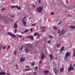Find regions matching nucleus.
Returning a JSON list of instances; mask_svg holds the SVG:
<instances>
[{
  "mask_svg": "<svg viewBox=\"0 0 75 75\" xmlns=\"http://www.w3.org/2000/svg\"><path fill=\"white\" fill-rule=\"evenodd\" d=\"M43 9V7L42 6H40L38 7L37 8V11L38 13H40V12H41L42 11V10Z\"/></svg>",
  "mask_w": 75,
  "mask_h": 75,
  "instance_id": "1",
  "label": "nucleus"
},
{
  "mask_svg": "<svg viewBox=\"0 0 75 75\" xmlns=\"http://www.w3.org/2000/svg\"><path fill=\"white\" fill-rule=\"evenodd\" d=\"M7 34L11 37H14V38H16V35H15L13 34L10 32H8Z\"/></svg>",
  "mask_w": 75,
  "mask_h": 75,
  "instance_id": "2",
  "label": "nucleus"
},
{
  "mask_svg": "<svg viewBox=\"0 0 75 75\" xmlns=\"http://www.w3.org/2000/svg\"><path fill=\"white\" fill-rule=\"evenodd\" d=\"M71 54V53L69 52H67L66 53L65 56V58H67L68 57H69Z\"/></svg>",
  "mask_w": 75,
  "mask_h": 75,
  "instance_id": "3",
  "label": "nucleus"
},
{
  "mask_svg": "<svg viewBox=\"0 0 75 75\" xmlns=\"http://www.w3.org/2000/svg\"><path fill=\"white\" fill-rule=\"evenodd\" d=\"M45 28L46 27L45 26H41L40 28L42 30V32H44L45 31Z\"/></svg>",
  "mask_w": 75,
  "mask_h": 75,
  "instance_id": "4",
  "label": "nucleus"
},
{
  "mask_svg": "<svg viewBox=\"0 0 75 75\" xmlns=\"http://www.w3.org/2000/svg\"><path fill=\"white\" fill-rule=\"evenodd\" d=\"M69 71H72L74 69V67H69L68 68Z\"/></svg>",
  "mask_w": 75,
  "mask_h": 75,
  "instance_id": "5",
  "label": "nucleus"
},
{
  "mask_svg": "<svg viewBox=\"0 0 75 75\" xmlns=\"http://www.w3.org/2000/svg\"><path fill=\"white\" fill-rule=\"evenodd\" d=\"M28 38H30L32 40H34V37L33 35L29 36L28 37Z\"/></svg>",
  "mask_w": 75,
  "mask_h": 75,
  "instance_id": "6",
  "label": "nucleus"
},
{
  "mask_svg": "<svg viewBox=\"0 0 75 75\" xmlns=\"http://www.w3.org/2000/svg\"><path fill=\"white\" fill-rule=\"evenodd\" d=\"M64 47L62 46L60 50V52L62 53V51H64Z\"/></svg>",
  "mask_w": 75,
  "mask_h": 75,
  "instance_id": "7",
  "label": "nucleus"
},
{
  "mask_svg": "<svg viewBox=\"0 0 75 75\" xmlns=\"http://www.w3.org/2000/svg\"><path fill=\"white\" fill-rule=\"evenodd\" d=\"M20 61H21V62H23V61H25V58H23V57H21V59Z\"/></svg>",
  "mask_w": 75,
  "mask_h": 75,
  "instance_id": "8",
  "label": "nucleus"
},
{
  "mask_svg": "<svg viewBox=\"0 0 75 75\" xmlns=\"http://www.w3.org/2000/svg\"><path fill=\"white\" fill-rule=\"evenodd\" d=\"M41 55V59L42 60L43 59H44V57H45V55L44 54H42Z\"/></svg>",
  "mask_w": 75,
  "mask_h": 75,
  "instance_id": "9",
  "label": "nucleus"
},
{
  "mask_svg": "<svg viewBox=\"0 0 75 75\" xmlns=\"http://www.w3.org/2000/svg\"><path fill=\"white\" fill-rule=\"evenodd\" d=\"M6 73L4 72H0V75H6Z\"/></svg>",
  "mask_w": 75,
  "mask_h": 75,
  "instance_id": "10",
  "label": "nucleus"
},
{
  "mask_svg": "<svg viewBox=\"0 0 75 75\" xmlns=\"http://www.w3.org/2000/svg\"><path fill=\"white\" fill-rule=\"evenodd\" d=\"M64 68L63 67L62 68H60V72H63L64 71Z\"/></svg>",
  "mask_w": 75,
  "mask_h": 75,
  "instance_id": "11",
  "label": "nucleus"
},
{
  "mask_svg": "<svg viewBox=\"0 0 75 75\" xmlns=\"http://www.w3.org/2000/svg\"><path fill=\"white\" fill-rule=\"evenodd\" d=\"M17 27H18V25H17V23H15V25H14V27L15 28H17Z\"/></svg>",
  "mask_w": 75,
  "mask_h": 75,
  "instance_id": "12",
  "label": "nucleus"
},
{
  "mask_svg": "<svg viewBox=\"0 0 75 75\" xmlns=\"http://www.w3.org/2000/svg\"><path fill=\"white\" fill-rule=\"evenodd\" d=\"M53 28L54 30H58V28L55 26H53Z\"/></svg>",
  "mask_w": 75,
  "mask_h": 75,
  "instance_id": "13",
  "label": "nucleus"
},
{
  "mask_svg": "<svg viewBox=\"0 0 75 75\" xmlns=\"http://www.w3.org/2000/svg\"><path fill=\"white\" fill-rule=\"evenodd\" d=\"M74 51L73 52V56L74 57H75V49H74Z\"/></svg>",
  "mask_w": 75,
  "mask_h": 75,
  "instance_id": "14",
  "label": "nucleus"
},
{
  "mask_svg": "<svg viewBox=\"0 0 75 75\" xmlns=\"http://www.w3.org/2000/svg\"><path fill=\"white\" fill-rule=\"evenodd\" d=\"M50 57L51 58V59H52L53 58V55L52 54H50Z\"/></svg>",
  "mask_w": 75,
  "mask_h": 75,
  "instance_id": "15",
  "label": "nucleus"
},
{
  "mask_svg": "<svg viewBox=\"0 0 75 75\" xmlns=\"http://www.w3.org/2000/svg\"><path fill=\"white\" fill-rule=\"evenodd\" d=\"M22 22H23V24H24L25 26H26V22H25V21H23Z\"/></svg>",
  "mask_w": 75,
  "mask_h": 75,
  "instance_id": "16",
  "label": "nucleus"
},
{
  "mask_svg": "<svg viewBox=\"0 0 75 75\" xmlns=\"http://www.w3.org/2000/svg\"><path fill=\"white\" fill-rule=\"evenodd\" d=\"M53 69L55 74H58V72L56 73V69L55 68H54Z\"/></svg>",
  "mask_w": 75,
  "mask_h": 75,
  "instance_id": "17",
  "label": "nucleus"
},
{
  "mask_svg": "<svg viewBox=\"0 0 75 75\" xmlns=\"http://www.w3.org/2000/svg\"><path fill=\"white\" fill-rule=\"evenodd\" d=\"M49 72V71H48L45 70L44 71V72H45V74H48V73Z\"/></svg>",
  "mask_w": 75,
  "mask_h": 75,
  "instance_id": "18",
  "label": "nucleus"
},
{
  "mask_svg": "<svg viewBox=\"0 0 75 75\" xmlns=\"http://www.w3.org/2000/svg\"><path fill=\"white\" fill-rule=\"evenodd\" d=\"M16 7H17V8H18V9L19 10L21 9V7H18V5H16Z\"/></svg>",
  "mask_w": 75,
  "mask_h": 75,
  "instance_id": "19",
  "label": "nucleus"
},
{
  "mask_svg": "<svg viewBox=\"0 0 75 75\" xmlns=\"http://www.w3.org/2000/svg\"><path fill=\"white\" fill-rule=\"evenodd\" d=\"M38 34V33L36 32L35 33H34V35L35 36H37V35Z\"/></svg>",
  "mask_w": 75,
  "mask_h": 75,
  "instance_id": "20",
  "label": "nucleus"
},
{
  "mask_svg": "<svg viewBox=\"0 0 75 75\" xmlns=\"http://www.w3.org/2000/svg\"><path fill=\"white\" fill-rule=\"evenodd\" d=\"M31 68H30L29 69H25V71H30V70H31Z\"/></svg>",
  "mask_w": 75,
  "mask_h": 75,
  "instance_id": "21",
  "label": "nucleus"
},
{
  "mask_svg": "<svg viewBox=\"0 0 75 75\" xmlns=\"http://www.w3.org/2000/svg\"><path fill=\"white\" fill-rule=\"evenodd\" d=\"M24 32V33H27V32H28V30L27 29H26L25 30Z\"/></svg>",
  "mask_w": 75,
  "mask_h": 75,
  "instance_id": "22",
  "label": "nucleus"
},
{
  "mask_svg": "<svg viewBox=\"0 0 75 75\" xmlns=\"http://www.w3.org/2000/svg\"><path fill=\"white\" fill-rule=\"evenodd\" d=\"M37 38H40V34H39V33H38V34L37 35Z\"/></svg>",
  "mask_w": 75,
  "mask_h": 75,
  "instance_id": "23",
  "label": "nucleus"
},
{
  "mask_svg": "<svg viewBox=\"0 0 75 75\" xmlns=\"http://www.w3.org/2000/svg\"><path fill=\"white\" fill-rule=\"evenodd\" d=\"M16 6L14 5L11 7V8H15V7H16Z\"/></svg>",
  "mask_w": 75,
  "mask_h": 75,
  "instance_id": "24",
  "label": "nucleus"
},
{
  "mask_svg": "<svg viewBox=\"0 0 75 75\" xmlns=\"http://www.w3.org/2000/svg\"><path fill=\"white\" fill-rule=\"evenodd\" d=\"M70 27H71V28H75V26H70Z\"/></svg>",
  "mask_w": 75,
  "mask_h": 75,
  "instance_id": "25",
  "label": "nucleus"
},
{
  "mask_svg": "<svg viewBox=\"0 0 75 75\" xmlns=\"http://www.w3.org/2000/svg\"><path fill=\"white\" fill-rule=\"evenodd\" d=\"M36 24H37V23H35L33 24H32L31 25H32V26H34V25H36Z\"/></svg>",
  "mask_w": 75,
  "mask_h": 75,
  "instance_id": "26",
  "label": "nucleus"
},
{
  "mask_svg": "<svg viewBox=\"0 0 75 75\" xmlns=\"http://www.w3.org/2000/svg\"><path fill=\"white\" fill-rule=\"evenodd\" d=\"M14 53L15 54H17V52H16V51L15 50L14 51Z\"/></svg>",
  "mask_w": 75,
  "mask_h": 75,
  "instance_id": "27",
  "label": "nucleus"
},
{
  "mask_svg": "<svg viewBox=\"0 0 75 75\" xmlns=\"http://www.w3.org/2000/svg\"><path fill=\"white\" fill-rule=\"evenodd\" d=\"M26 68H30V67L29 66H28V65H26L25 66Z\"/></svg>",
  "mask_w": 75,
  "mask_h": 75,
  "instance_id": "28",
  "label": "nucleus"
},
{
  "mask_svg": "<svg viewBox=\"0 0 75 75\" xmlns=\"http://www.w3.org/2000/svg\"><path fill=\"white\" fill-rule=\"evenodd\" d=\"M51 42V41H50V40H49V41H48L47 42V43L48 44H49V43H50V42Z\"/></svg>",
  "mask_w": 75,
  "mask_h": 75,
  "instance_id": "29",
  "label": "nucleus"
},
{
  "mask_svg": "<svg viewBox=\"0 0 75 75\" xmlns=\"http://www.w3.org/2000/svg\"><path fill=\"white\" fill-rule=\"evenodd\" d=\"M32 65H35V63H31Z\"/></svg>",
  "mask_w": 75,
  "mask_h": 75,
  "instance_id": "30",
  "label": "nucleus"
},
{
  "mask_svg": "<svg viewBox=\"0 0 75 75\" xmlns=\"http://www.w3.org/2000/svg\"><path fill=\"white\" fill-rule=\"evenodd\" d=\"M23 46H22L21 47V48L20 49V50H22L23 49Z\"/></svg>",
  "mask_w": 75,
  "mask_h": 75,
  "instance_id": "31",
  "label": "nucleus"
},
{
  "mask_svg": "<svg viewBox=\"0 0 75 75\" xmlns=\"http://www.w3.org/2000/svg\"><path fill=\"white\" fill-rule=\"evenodd\" d=\"M51 15H52H52H53V14H54V12H52L51 13Z\"/></svg>",
  "mask_w": 75,
  "mask_h": 75,
  "instance_id": "32",
  "label": "nucleus"
},
{
  "mask_svg": "<svg viewBox=\"0 0 75 75\" xmlns=\"http://www.w3.org/2000/svg\"><path fill=\"white\" fill-rule=\"evenodd\" d=\"M15 16L14 15H12L11 16V17H14Z\"/></svg>",
  "mask_w": 75,
  "mask_h": 75,
  "instance_id": "33",
  "label": "nucleus"
},
{
  "mask_svg": "<svg viewBox=\"0 0 75 75\" xmlns=\"http://www.w3.org/2000/svg\"><path fill=\"white\" fill-rule=\"evenodd\" d=\"M6 46H5L3 47V50H5V48H6Z\"/></svg>",
  "mask_w": 75,
  "mask_h": 75,
  "instance_id": "34",
  "label": "nucleus"
},
{
  "mask_svg": "<svg viewBox=\"0 0 75 75\" xmlns=\"http://www.w3.org/2000/svg\"><path fill=\"white\" fill-rule=\"evenodd\" d=\"M58 30L59 32L58 33V34H59V33H60V32H61V31H60V30Z\"/></svg>",
  "mask_w": 75,
  "mask_h": 75,
  "instance_id": "35",
  "label": "nucleus"
},
{
  "mask_svg": "<svg viewBox=\"0 0 75 75\" xmlns=\"http://www.w3.org/2000/svg\"><path fill=\"white\" fill-rule=\"evenodd\" d=\"M31 32H32V31H33V28H31L30 29V30Z\"/></svg>",
  "mask_w": 75,
  "mask_h": 75,
  "instance_id": "36",
  "label": "nucleus"
},
{
  "mask_svg": "<svg viewBox=\"0 0 75 75\" xmlns=\"http://www.w3.org/2000/svg\"><path fill=\"white\" fill-rule=\"evenodd\" d=\"M23 37V36L22 35H19V37L20 38H21V37Z\"/></svg>",
  "mask_w": 75,
  "mask_h": 75,
  "instance_id": "37",
  "label": "nucleus"
},
{
  "mask_svg": "<svg viewBox=\"0 0 75 75\" xmlns=\"http://www.w3.org/2000/svg\"><path fill=\"white\" fill-rule=\"evenodd\" d=\"M40 64H42V61H40L39 62Z\"/></svg>",
  "mask_w": 75,
  "mask_h": 75,
  "instance_id": "38",
  "label": "nucleus"
},
{
  "mask_svg": "<svg viewBox=\"0 0 75 75\" xmlns=\"http://www.w3.org/2000/svg\"><path fill=\"white\" fill-rule=\"evenodd\" d=\"M49 37H50V38H53V37H52V36H51L50 35L49 36Z\"/></svg>",
  "mask_w": 75,
  "mask_h": 75,
  "instance_id": "39",
  "label": "nucleus"
},
{
  "mask_svg": "<svg viewBox=\"0 0 75 75\" xmlns=\"http://www.w3.org/2000/svg\"><path fill=\"white\" fill-rule=\"evenodd\" d=\"M33 74H35V75H37V73L36 72H34L33 73Z\"/></svg>",
  "mask_w": 75,
  "mask_h": 75,
  "instance_id": "40",
  "label": "nucleus"
},
{
  "mask_svg": "<svg viewBox=\"0 0 75 75\" xmlns=\"http://www.w3.org/2000/svg\"><path fill=\"white\" fill-rule=\"evenodd\" d=\"M16 31H17V29H15L14 30L15 31V33H16Z\"/></svg>",
  "mask_w": 75,
  "mask_h": 75,
  "instance_id": "41",
  "label": "nucleus"
},
{
  "mask_svg": "<svg viewBox=\"0 0 75 75\" xmlns=\"http://www.w3.org/2000/svg\"><path fill=\"white\" fill-rule=\"evenodd\" d=\"M61 22H60L59 23H58V25H59L61 24Z\"/></svg>",
  "mask_w": 75,
  "mask_h": 75,
  "instance_id": "42",
  "label": "nucleus"
},
{
  "mask_svg": "<svg viewBox=\"0 0 75 75\" xmlns=\"http://www.w3.org/2000/svg\"><path fill=\"white\" fill-rule=\"evenodd\" d=\"M10 46H9L7 48V50H8L9 49V48H10Z\"/></svg>",
  "mask_w": 75,
  "mask_h": 75,
  "instance_id": "43",
  "label": "nucleus"
},
{
  "mask_svg": "<svg viewBox=\"0 0 75 75\" xmlns=\"http://www.w3.org/2000/svg\"><path fill=\"white\" fill-rule=\"evenodd\" d=\"M70 67H73L72 66V64H70Z\"/></svg>",
  "mask_w": 75,
  "mask_h": 75,
  "instance_id": "44",
  "label": "nucleus"
},
{
  "mask_svg": "<svg viewBox=\"0 0 75 75\" xmlns=\"http://www.w3.org/2000/svg\"><path fill=\"white\" fill-rule=\"evenodd\" d=\"M2 48V46H1L0 47V50H1V49Z\"/></svg>",
  "mask_w": 75,
  "mask_h": 75,
  "instance_id": "45",
  "label": "nucleus"
},
{
  "mask_svg": "<svg viewBox=\"0 0 75 75\" xmlns=\"http://www.w3.org/2000/svg\"><path fill=\"white\" fill-rule=\"evenodd\" d=\"M64 29H63V30H62V32H61L62 33H63V32H64Z\"/></svg>",
  "mask_w": 75,
  "mask_h": 75,
  "instance_id": "46",
  "label": "nucleus"
},
{
  "mask_svg": "<svg viewBox=\"0 0 75 75\" xmlns=\"http://www.w3.org/2000/svg\"><path fill=\"white\" fill-rule=\"evenodd\" d=\"M37 68H38V67H35V69H37Z\"/></svg>",
  "mask_w": 75,
  "mask_h": 75,
  "instance_id": "47",
  "label": "nucleus"
},
{
  "mask_svg": "<svg viewBox=\"0 0 75 75\" xmlns=\"http://www.w3.org/2000/svg\"><path fill=\"white\" fill-rule=\"evenodd\" d=\"M2 10H4V8H3L2 9H1Z\"/></svg>",
  "mask_w": 75,
  "mask_h": 75,
  "instance_id": "48",
  "label": "nucleus"
},
{
  "mask_svg": "<svg viewBox=\"0 0 75 75\" xmlns=\"http://www.w3.org/2000/svg\"><path fill=\"white\" fill-rule=\"evenodd\" d=\"M39 3H41V0H39Z\"/></svg>",
  "mask_w": 75,
  "mask_h": 75,
  "instance_id": "49",
  "label": "nucleus"
},
{
  "mask_svg": "<svg viewBox=\"0 0 75 75\" xmlns=\"http://www.w3.org/2000/svg\"><path fill=\"white\" fill-rule=\"evenodd\" d=\"M59 47V44H58L57 45V47Z\"/></svg>",
  "mask_w": 75,
  "mask_h": 75,
  "instance_id": "50",
  "label": "nucleus"
},
{
  "mask_svg": "<svg viewBox=\"0 0 75 75\" xmlns=\"http://www.w3.org/2000/svg\"><path fill=\"white\" fill-rule=\"evenodd\" d=\"M61 34H62V33H61L59 35V36H60V35H61Z\"/></svg>",
  "mask_w": 75,
  "mask_h": 75,
  "instance_id": "51",
  "label": "nucleus"
},
{
  "mask_svg": "<svg viewBox=\"0 0 75 75\" xmlns=\"http://www.w3.org/2000/svg\"><path fill=\"white\" fill-rule=\"evenodd\" d=\"M33 7H34V8H35V5H33Z\"/></svg>",
  "mask_w": 75,
  "mask_h": 75,
  "instance_id": "52",
  "label": "nucleus"
},
{
  "mask_svg": "<svg viewBox=\"0 0 75 75\" xmlns=\"http://www.w3.org/2000/svg\"><path fill=\"white\" fill-rule=\"evenodd\" d=\"M28 52V50L27 49H26V52Z\"/></svg>",
  "mask_w": 75,
  "mask_h": 75,
  "instance_id": "53",
  "label": "nucleus"
},
{
  "mask_svg": "<svg viewBox=\"0 0 75 75\" xmlns=\"http://www.w3.org/2000/svg\"><path fill=\"white\" fill-rule=\"evenodd\" d=\"M65 33V30L64 32V33H63V34H64V33Z\"/></svg>",
  "mask_w": 75,
  "mask_h": 75,
  "instance_id": "54",
  "label": "nucleus"
},
{
  "mask_svg": "<svg viewBox=\"0 0 75 75\" xmlns=\"http://www.w3.org/2000/svg\"><path fill=\"white\" fill-rule=\"evenodd\" d=\"M31 17H30V18H28V19H31Z\"/></svg>",
  "mask_w": 75,
  "mask_h": 75,
  "instance_id": "55",
  "label": "nucleus"
},
{
  "mask_svg": "<svg viewBox=\"0 0 75 75\" xmlns=\"http://www.w3.org/2000/svg\"><path fill=\"white\" fill-rule=\"evenodd\" d=\"M15 66H16V67H18L17 64L15 65Z\"/></svg>",
  "mask_w": 75,
  "mask_h": 75,
  "instance_id": "56",
  "label": "nucleus"
},
{
  "mask_svg": "<svg viewBox=\"0 0 75 75\" xmlns=\"http://www.w3.org/2000/svg\"><path fill=\"white\" fill-rule=\"evenodd\" d=\"M21 33V34H23V32H22Z\"/></svg>",
  "mask_w": 75,
  "mask_h": 75,
  "instance_id": "57",
  "label": "nucleus"
},
{
  "mask_svg": "<svg viewBox=\"0 0 75 75\" xmlns=\"http://www.w3.org/2000/svg\"><path fill=\"white\" fill-rule=\"evenodd\" d=\"M7 75H10V74H8V73L7 74Z\"/></svg>",
  "mask_w": 75,
  "mask_h": 75,
  "instance_id": "58",
  "label": "nucleus"
},
{
  "mask_svg": "<svg viewBox=\"0 0 75 75\" xmlns=\"http://www.w3.org/2000/svg\"><path fill=\"white\" fill-rule=\"evenodd\" d=\"M22 40H24V38H23Z\"/></svg>",
  "mask_w": 75,
  "mask_h": 75,
  "instance_id": "59",
  "label": "nucleus"
},
{
  "mask_svg": "<svg viewBox=\"0 0 75 75\" xmlns=\"http://www.w3.org/2000/svg\"><path fill=\"white\" fill-rule=\"evenodd\" d=\"M16 68L17 69H18V67H17Z\"/></svg>",
  "mask_w": 75,
  "mask_h": 75,
  "instance_id": "60",
  "label": "nucleus"
},
{
  "mask_svg": "<svg viewBox=\"0 0 75 75\" xmlns=\"http://www.w3.org/2000/svg\"><path fill=\"white\" fill-rule=\"evenodd\" d=\"M12 1H14V0H12Z\"/></svg>",
  "mask_w": 75,
  "mask_h": 75,
  "instance_id": "61",
  "label": "nucleus"
},
{
  "mask_svg": "<svg viewBox=\"0 0 75 75\" xmlns=\"http://www.w3.org/2000/svg\"><path fill=\"white\" fill-rule=\"evenodd\" d=\"M73 66H75V65L74 64H73Z\"/></svg>",
  "mask_w": 75,
  "mask_h": 75,
  "instance_id": "62",
  "label": "nucleus"
},
{
  "mask_svg": "<svg viewBox=\"0 0 75 75\" xmlns=\"http://www.w3.org/2000/svg\"><path fill=\"white\" fill-rule=\"evenodd\" d=\"M66 1L67 2V0H66Z\"/></svg>",
  "mask_w": 75,
  "mask_h": 75,
  "instance_id": "63",
  "label": "nucleus"
},
{
  "mask_svg": "<svg viewBox=\"0 0 75 75\" xmlns=\"http://www.w3.org/2000/svg\"><path fill=\"white\" fill-rule=\"evenodd\" d=\"M74 11H75V10Z\"/></svg>",
  "mask_w": 75,
  "mask_h": 75,
  "instance_id": "64",
  "label": "nucleus"
}]
</instances>
